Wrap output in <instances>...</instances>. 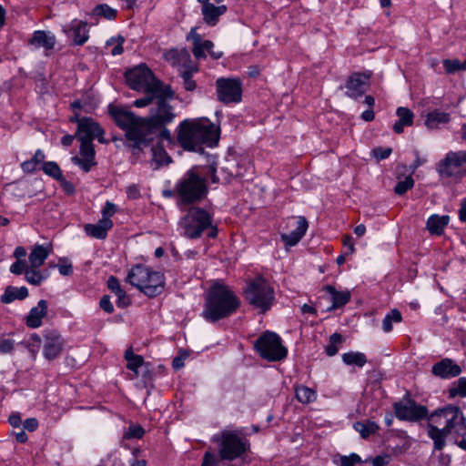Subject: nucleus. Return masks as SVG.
<instances>
[{
    "mask_svg": "<svg viewBox=\"0 0 466 466\" xmlns=\"http://www.w3.org/2000/svg\"><path fill=\"white\" fill-rule=\"evenodd\" d=\"M402 317L400 310L396 309H391L390 312L387 314L382 320V329L385 332H390L392 330V323H400Z\"/></svg>",
    "mask_w": 466,
    "mask_h": 466,
    "instance_id": "ea45409f",
    "label": "nucleus"
},
{
    "mask_svg": "<svg viewBox=\"0 0 466 466\" xmlns=\"http://www.w3.org/2000/svg\"><path fill=\"white\" fill-rule=\"evenodd\" d=\"M391 152H392V149L390 147L384 148V147H375L372 150V155L378 161H380V160L388 158L390 156Z\"/></svg>",
    "mask_w": 466,
    "mask_h": 466,
    "instance_id": "603ef678",
    "label": "nucleus"
},
{
    "mask_svg": "<svg viewBox=\"0 0 466 466\" xmlns=\"http://www.w3.org/2000/svg\"><path fill=\"white\" fill-rule=\"evenodd\" d=\"M245 297L250 305L258 309L262 313L270 309L275 299L273 288L262 277H257L248 284Z\"/></svg>",
    "mask_w": 466,
    "mask_h": 466,
    "instance_id": "1a4fd4ad",
    "label": "nucleus"
},
{
    "mask_svg": "<svg viewBox=\"0 0 466 466\" xmlns=\"http://www.w3.org/2000/svg\"><path fill=\"white\" fill-rule=\"evenodd\" d=\"M59 273L63 276H70L73 273V268L71 264H59Z\"/></svg>",
    "mask_w": 466,
    "mask_h": 466,
    "instance_id": "69168bd1",
    "label": "nucleus"
},
{
    "mask_svg": "<svg viewBox=\"0 0 466 466\" xmlns=\"http://www.w3.org/2000/svg\"><path fill=\"white\" fill-rule=\"evenodd\" d=\"M152 158L151 166L154 169H157L162 166H167L171 162V157L168 156L164 147L156 145L151 147Z\"/></svg>",
    "mask_w": 466,
    "mask_h": 466,
    "instance_id": "2f4dec72",
    "label": "nucleus"
},
{
    "mask_svg": "<svg viewBox=\"0 0 466 466\" xmlns=\"http://www.w3.org/2000/svg\"><path fill=\"white\" fill-rule=\"evenodd\" d=\"M354 429L360 432L361 437L367 438L371 434L378 431L379 426L377 423L371 420L358 421L354 423Z\"/></svg>",
    "mask_w": 466,
    "mask_h": 466,
    "instance_id": "4c0bfd02",
    "label": "nucleus"
},
{
    "mask_svg": "<svg viewBox=\"0 0 466 466\" xmlns=\"http://www.w3.org/2000/svg\"><path fill=\"white\" fill-rule=\"evenodd\" d=\"M225 5L215 6L213 4L202 5V15L204 21L211 25L217 24L218 17L226 12Z\"/></svg>",
    "mask_w": 466,
    "mask_h": 466,
    "instance_id": "7c9ffc66",
    "label": "nucleus"
},
{
    "mask_svg": "<svg viewBox=\"0 0 466 466\" xmlns=\"http://www.w3.org/2000/svg\"><path fill=\"white\" fill-rule=\"evenodd\" d=\"M64 31L69 37H73L76 45L81 46L88 39L87 23L86 22L74 20L69 29H64Z\"/></svg>",
    "mask_w": 466,
    "mask_h": 466,
    "instance_id": "4be33fe9",
    "label": "nucleus"
},
{
    "mask_svg": "<svg viewBox=\"0 0 466 466\" xmlns=\"http://www.w3.org/2000/svg\"><path fill=\"white\" fill-rule=\"evenodd\" d=\"M459 218L462 222H466V198H463L459 209Z\"/></svg>",
    "mask_w": 466,
    "mask_h": 466,
    "instance_id": "774afa93",
    "label": "nucleus"
},
{
    "mask_svg": "<svg viewBox=\"0 0 466 466\" xmlns=\"http://www.w3.org/2000/svg\"><path fill=\"white\" fill-rule=\"evenodd\" d=\"M116 207L113 203L106 201L103 210H102V216L103 218L101 219H110V218L116 213Z\"/></svg>",
    "mask_w": 466,
    "mask_h": 466,
    "instance_id": "6e6d98bb",
    "label": "nucleus"
},
{
    "mask_svg": "<svg viewBox=\"0 0 466 466\" xmlns=\"http://www.w3.org/2000/svg\"><path fill=\"white\" fill-rule=\"evenodd\" d=\"M145 433L144 429L139 425H131L128 431L125 432V439H141Z\"/></svg>",
    "mask_w": 466,
    "mask_h": 466,
    "instance_id": "09e8293b",
    "label": "nucleus"
},
{
    "mask_svg": "<svg viewBox=\"0 0 466 466\" xmlns=\"http://www.w3.org/2000/svg\"><path fill=\"white\" fill-rule=\"evenodd\" d=\"M100 308L106 313H112L114 311L113 304L110 301V298L105 295L101 298L99 302Z\"/></svg>",
    "mask_w": 466,
    "mask_h": 466,
    "instance_id": "4d7b16f0",
    "label": "nucleus"
},
{
    "mask_svg": "<svg viewBox=\"0 0 466 466\" xmlns=\"http://www.w3.org/2000/svg\"><path fill=\"white\" fill-rule=\"evenodd\" d=\"M127 281L149 298H154L164 290V275L143 265L134 266L127 274Z\"/></svg>",
    "mask_w": 466,
    "mask_h": 466,
    "instance_id": "423d86ee",
    "label": "nucleus"
},
{
    "mask_svg": "<svg viewBox=\"0 0 466 466\" xmlns=\"http://www.w3.org/2000/svg\"><path fill=\"white\" fill-rule=\"evenodd\" d=\"M296 398L299 402L308 404L315 400L316 392L306 386H298L296 388Z\"/></svg>",
    "mask_w": 466,
    "mask_h": 466,
    "instance_id": "58836bf2",
    "label": "nucleus"
},
{
    "mask_svg": "<svg viewBox=\"0 0 466 466\" xmlns=\"http://www.w3.org/2000/svg\"><path fill=\"white\" fill-rule=\"evenodd\" d=\"M113 227L111 219H99L96 224H86L84 226L85 232L95 238L105 239L107 236V231Z\"/></svg>",
    "mask_w": 466,
    "mask_h": 466,
    "instance_id": "412c9836",
    "label": "nucleus"
},
{
    "mask_svg": "<svg viewBox=\"0 0 466 466\" xmlns=\"http://www.w3.org/2000/svg\"><path fill=\"white\" fill-rule=\"evenodd\" d=\"M431 373L441 380H449L458 377L461 373V368L453 360L445 358L433 364Z\"/></svg>",
    "mask_w": 466,
    "mask_h": 466,
    "instance_id": "a211bd4d",
    "label": "nucleus"
},
{
    "mask_svg": "<svg viewBox=\"0 0 466 466\" xmlns=\"http://www.w3.org/2000/svg\"><path fill=\"white\" fill-rule=\"evenodd\" d=\"M450 221L449 216L432 215L427 220V229L431 234L440 236Z\"/></svg>",
    "mask_w": 466,
    "mask_h": 466,
    "instance_id": "473e14b6",
    "label": "nucleus"
},
{
    "mask_svg": "<svg viewBox=\"0 0 466 466\" xmlns=\"http://www.w3.org/2000/svg\"><path fill=\"white\" fill-rule=\"evenodd\" d=\"M441 177L460 179L466 175V151H450L437 165Z\"/></svg>",
    "mask_w": 466,
    "mask_h": 466,
    "instance_id": "f8f14e48",
    "label": "nucleus"
},
{
    "mask_svg": "<svg viewBox=\"0 0 466 466\" xmlns=\"http://www.w3.org/2000/svg\"><path fill=\"white\" fill-rule=\"evenodd\" d=\"M342 361L349 366L363 367L367 363V358L362 352H347L341 356Z\"/></svg>",
    "mask_w": 466,
    "mask_h": 466,
    "instance_id": "e433bc0d",
    "label": "nucleus"
},
{
    "mask_svg": "<svg viewBox=\"0 0 466 466\" xmlns=\"http://www.w3.org/2000/svg\"><path fill=\"white\" fill-rule=\"evenodd\" d=\"M47 314V302L45 299L38 301L36 307L31 309L26 317V325L29 328L35 329L42 325V319Z\"/></svg>",
    "mask_w": 466,
    "mask_h": 466,
    "instance_id": "5701e85b",
    "label": "nucleus"
},
{
    "mask_svg": "<svg viewBox=\"0 0 466 466\" xmlns=\"http://www.w3.org/2000/svg\"><path fill=\"white\" fill-rule=\"evenodd\" d=\"M370 77V74H352L346 84V95L353 98L362 96L366 92Z\"/></svg>",
    "mask_w": 466,
    "mask_h": 466,
    "instance_id": "aec40b11",
    "label": "nucleus"
},
{
    "mask_svg": "<svg viewBox=\"0 0 466 466\" xmlns=\"http://www.w3.org/2000/svg\"><path fill=\"white\" fill-rule=\"evenodd\" d=\"M44 337V356L48 360H55L60 355L63 350L64 339L61 335L55 330L45 331Z\"/></svg>",
    "mask_w": 466,
    "mask_h": 466,
    "instance_id": "f3484780",
    "label": "nucleus"
},
{
    "mask_svg": "<svg viewBox=\"0 0 466 466\" xmlns=\"http://www.w3.org/2000/svg\"><path fill=\"white\" fill-rule=\"evenodd\" d=\"M212 441L218 444V454L227 461L242 458L249 450V442L240 431L224 430Z\"/></svg>",
    "mask_w": 466,
    "mask_h": 466,
    "instance_id": "0eeeda50",
    "label": "nucleus"
},
{
    "mask_svg": "<svg viewBox=\"0 0 466 466\" xmlns=\"http://www.w3.org/2000/svg\"><path fill=\"white\" fill-rule=\"evenodd\" d=\"M28 296V290L25 287H12L9 286L5 289V293L1 296V301L8 304L15 299H24Z\"/></svg>",
    "mask_w": 466,
    "mask_h": 466,
    "instance_id": "f704fd0d",
    "label": "nucleus"
},
{
    "mask_svg": "<svg viewBox=\"0 0 466 466\" xmlns=\"http://www.w3.org/2000/svg\"><path fill=\"white\" fill-rule=\"evenodd\" d=\"M360 461L361 459L358 454L351 453L350 456H341L339 466H354L356 463H360Z\"/></svg>",
    "mask_w": 466,
    "mask_h": 466,
    "instance_id": "8fccbe9b",
    "label": "nucleus"
},
{
    "mask_svg": "<svg viewBox=\"0 0 466 466\" xmlns=\"http://www.w3.org/2000/svg\"><path fill=\"white\" fill-rule=\"evenodd\" d=\"M432 423L442 426L451 435L466 436L465 418L461 410L454 405H448L435 410L430 417Z\"/></svg>",
    "mask_w": 466,
    "mask_h": 466,
    "instance_id": "6e6552de",
    "label": "nucleus"
},
{
    "mask_svg": "<svg viewBox=\"0 0 466 466\" xmlns=\"http://www.w3.org/2000/svg\"><path fill=\"white\" fill-rule=\"evenodd\" d=\"M209 181L215 184L219 182L216 163L190 168L177 185V192L182 203L189 204L203 199L208 194Z\"/></svg>",
    "mask_w": 466,
    "mask_h": 466,
    "instance_id": "f03ea898",
    "label": "nucleus"
},
{
    "mask_svg": "<svg viewBox=\"0 0 466 466\" xmlns=\"http://www.w3.org/2000/svg\"><path fill=\"white\" fill-rule=\"evenodd\" d=\"M124 41H125V38L123 36L119 35L117 37L118 44L111 51V54L113 56H118L123 53L124 49H123L122 44L124 43Z\"/></svg>",
    "mask_w": 466,
    "mask_h": 466,
    "instance_id": "338daca9",
    "label": "nucleus"
},
{
    "mask_svg": "<svg viewBox=\"0 0 466 466\" xmlns=\"http://www.w3.org/2000/svg\"><path fill=\"white\" fill-rule=\"evenodd\" d=\"M182 78L184 81V87L187 91H193L196 88V83L192 79V75L189 71H184L182 73Z\"/></svg>",
    "mask_w": 466,
    "mask_h": 466,
    "instance_id": "5fc2aeb1",
    "label": "nucleus"
},
{
    "mask_svg": "<svg viewBox=\"0 0 466 466\" xmlns=\"http://www.w3.org/2000/svg\"><path fill=\"white\" fill-rule=\"evenodd\" d=\"M442 64L447 74H454L460 70L461 61L458 59H445L443 60Z\"/></svg>",
    "mask_w": 466,
    "mask_h": 466,
    "instance_id": "3c124183",
    "label": "nucleus"
},
{
    "mask_svg": "<svg viewBox=\"0 0 466 466\" xmlns=\"http://www.w3.org/2000/svg\"><path fill=\"white\" fill-rule=\"evenodd\" d=\"M179 227L182 235L191 239L200 238L205 230H208V236L211 238L218 235L217 227L213 226L210 214L198 207H192L187 210L180 219Z\"/></svg>",
    "mask_w": 466,
    "mask_h": 466,
    "instance_id": "39448f33",
    "label": "nucleus"
},
{
    "mask_svg": "<svg viewBox=\"0 0 466 466\" xmlns=\"http://www.w3.org/2000/svg\"><path fill=\"white\" fill-rule=\"evenodd\" d=\"M396 115L398 116L399 120L393 126L395 133L400 134L403 132L404 127L412 126L414 114L408 107H399L396 111Z\"/></svg>",
    "mask_w": 466,
    "mask_h": 466,
    "instance_id": "bb28decb",
    "label": "nucleus"
},
{
    "mask_svg": "<svg viewBox=\"0 0 466 466\" xmlns=\"http://www.w3.org/2000/svg\"><path fill=\"white\" fill-rule=\"evenodd\" d=\"M450 397L454 398L456 396L466 397V378H460L453 386L449 390Z\"/></svg>",
    "mask_w": 466,
    "mask_h": 466,
    "instance_id": "37998d69",
    "label": "nucleus"
},
{
    "mask_svg": "<svg viewBox=\"0 0 466 466\" xmlns=\"http://www.w3.org/2000/svg\"><path fill=\"white\" fill-rule=\"evenodd\" d=\"M344 341L343 337L339 333H333L329 337V342L327 345L325 350L328 356L332 357L339 351V346Z\"/></svg>",
    "mask_w": 466,
    "mask_h": 466,
    "instance_id": "a19ab883",
    "label": "nucleus"
},
{
    "mask_svg": "<svg viewBox=\"0 0 466 466\" xmlns=\"http://www.w3.org/2000/svg\"><path fill=\"white\" fill-rule=\"evenodd\" d=\"M51 247L35 245L29 254V266L40 268L51 253Z\"/></svg>",
    "mask_w": 466,
    "mask_h": 466,
    "instance_id": "cd10ccee",
    "label": "nucleus"
},
{
    "mask_svg": "<svg viewBox=\"0 0 466 466\" xmlns=\"http://www.w3.org/2000/svg\"><path fill=\"white\" fill-rule=\"evenodd\" d=\"M254 347L260 357L268 361H279L287 357L288 350L281 344L280 337L272 331H265L255 341Z\"/></svg>",
    "mask_w": 466,
    "mask_h": 466,
    "instance_id": "9b49d317",
    "label": "nucleus"
},
{
    "mask_svg": "<svg viewBox=\"0 0 466 466\" xmlns=\"http://www.w3.org/2000/svg\"><path fill=\"white\" fill-rule=\"evenodd\" d=\"M58 181L61 182V186L65 192H66L69 195L75 192V187L71 182L65 180L63 177L62 179H58Z\"/></svg>",
    "mask_w": 466,
    "mask_h": 466,
    "instance_id": "0e129e2a",
    "label": "nucleus"
},
{
    "mask_svg": "<svg viewBox=\"0 0 466 466\" xmlns=\"http://www.w3.org/2000/svg\"><path fill=\"white\" fill-rule=\"evenodd\" d=\"M169 122H161L159 127L150 131L147 135V131H144L142 128L137 131V139L126 140V145L133 149L134 154H138L142 151L143 147H148L151 141H153L156 136H159L161 138L167 141H171L170 131L165 127Z\"/></svg>",
    "mask_w": 466,
    "mask_h": 466,
    "instance_id": "ddd939ff",
    "label": "nucleus"
},
{
    "mask_svg": "<svg viewBox=\"0 0 466 466\" xmlns=\"http://www.w3.org/2000/svg\"><path fill=\"white\" fill-rule=\"evenodd\" d=\"M116 295L117 296L116 304L118 307L125 308L130 304V299L123 289L120 290V292L116 293Z\"/></svg>",
    "mask_w": 466,
    "mask_h": 466,
    "instance_id": "13d9d810",
    "label": "nucleus"
},
{
    "mask_svg": "<svg viewBox=\"0 0 466 466\" xmlns=\"http://www.w3.org/2000/svg\"><path fill=\"white\" fill-rule=\"evenodd\" d=\"M29 42L36 47H43L46 50H51L55 46L56 37L50 32L35 31Z\"/></svg>",
    "mask_w": 466,
    "mask_h": 466,
    "instance_id": "a878e982",
    "label": "nucleus"
},
{
    "mask_svg": "<svg viewBox=\"0 0 466 466\" xmlns=\"http://www.w3.org/2000/svg\"><path fill=\"white\" fill-rule=\"evenodd\" d=\"M140 92H143L145 96L135 100L133 105L136 107H144L155 101L156 113L150 117L137 116L132 111L122 106L114 105L108 106V113L116 125L125 131L126 140L137 139V131L141 128L147 131L148 135L150 131L159 127L161 122H172L176 116L173 107L167 102V99L172 98L174 96L171 87L141 90Z\"/></svg>",
    "mask_w": 466,
    "mask_h": 466,
    "instance_id": "f257e3e1",
    "label": "nucleus"
},
{
    "mask_svg": "<svg viewBox=\"0 0 466 466\" xmlns=\"http://www.w3.org/2000/svg\"><path fill=\"white\" fill-rule=\"evenodd\" d=\"M218 129L207 118L185 119L177 128V140L186 150L198 151L201 145H217Z\"/></svg>",
    "mask_w": 466,
    "mask_h": 466,
    "instance_id": "7ed1b4c3",
    "label": "nucleus"
},
{
    "mask_svg": "<svg viewBox=\"0 0 466 466\" xmlns=\"http://www.w3.org/2000/svg\"><path fill=\"white\" fill-rule=\"evenodd\" d=\"M14 348V343L10 339H4L0 342V351L3 353L10 352Z\"/></svg>",
    "mask_w": 466,
    "mask_h": 466,
    "instance_id": "e2e57ef3",
    "label": "nucleus"
},
{
    "mask_svg": "<svg viewBox=\"0 0 466 466\" xmlns=\"http://www.w3.org/2000/svg\"><path fill=\"white\" fill-rule=\"evenodd\" d=\"M414 185V180L410 176H408L404 178V180L399 181L395 187L394 192L397 195H403L409 189H410Z\"/></svg>",
    "mask_w": 466,
    "mask_h": 466,
    "instance_id": "49530a36",
    "label": "nucleus"
},
{
    "mask_svg": "<svg viewBox=\"0 0 466 466\" xmlns=\"http://www.w3.org/2000/svg\"><path fill=\"white\" fill-rule=\"evenodd\" d=\"M125 359L127 362V368L134 372V377H137V369L144 364V359L140 355L133 352V348L129 347L125 351Z\"/></svg>",
    "mask_w": 466,
    "mask_h": 466,
    "instance_id": "c9c22d12",
    "label": "nucleus"
},
{
    "mask_svg": "<svg viewBox=\"0 0 466 466\" xmlns=\"http://www.w3.org/2000/svg\"><path fill=\"white\" fill-rule=\"evenodd\" d=\"M26 280L33 285L38 286L45 279V277L40 273L38 268L29 266L25 270Z\"/></svg>",
    "mask_w": 466,
    "mask_h": 466,
    "instance_id": "79ce46f5",
    "label": "nucleus"
},
{
    "mask_svg": "<svg viewBox=\"0 0 466 466\" xmlns=\"http://www.w3.org/2000/svg\"><path fill=\"white\" fill-rule=\"evenodd\" d=\"M104 129L93 119L83 117L78 120V127L76 133V137L78 140L93 142L94 138H97L100 143L106 144L108 141L104 138Z\"/></svg>",
    "mask_w": 466,
    "mask_h": 466,
    "instance_id": "dca6fc26",
    "label": "nucleus"
},
{
    "mask_svg": "<svg viewBox=\"0 0 466 466\" xmlns=\"http://www.w3.org/2000/svg\"><path fill=\"white\" fill-rule=\"evenodd\" d=\"M25 263L23 260H16L10 267V271L14 274L20 275L25 270Z\"/></svg>",
    "mask_w": 466,
    "mask_h": 466,
    "instance_id": "bf43d9fd",
    "label": "nucleus"
},
{
    "mask_svg": "<svg viewBox=\"0 0 466 466\" xmlns=\"http://www.w3.org/2000/svg\"><path fill=\"white\" fill-rule=\"evenodd\" d=\"M94 13L107 19L115 18L116 15V11L106 5H98L94 9Z\"/></svg>",
    "mask_w": 466,
    "mask_h": 466,
    "instance_id": "de8ad7c7",
    "label": "nucleus"
},
{
    "mask_svg": "<svg viewBox=\"0 0 466 466\" xmlns=\"http://www.w3.org/2000/svg\"><path fill=\"white\" fill-rule=\"evenodd\" d=\"M439 426L431 420L428 425V434L433 440L436 450H441L445 445L446 437L451 435L443 427L439 428Z\"/></svg>",
    "mask_w": 466,
    "mask_h": 466,
    "instance_id": "c85d7f7f",
    "label": "nucleus"
},
{
    "mask_svg": "<svg viewBox=\"0 0 466 466\" xmlns=\"http://www.w3.org/2000/svg\"><path fill=\"white\" fill-rule=\"evenodd\" d=\"M107 288L115 294L120 292L122 289L118 279L114 276L109 277L107 280Z\"/></svg>",
    "mask_w": 466,
    "mask_h": 466,
    "instance_id": "052dcab7",
    "label": "nucleus"
},
{
    "mask_svg": "<svg viewBox=\"0 0 466 466\" xmlns=\"http://www.w3.org/2000/svg\"><path fill=\"white\" fill-rule=\"evenodd\" d=\"M308 226L307 219L304 217H299L296 229L289 234H281V239L288 246H295L305 235Z\"/></svg>",
    "mask_w": 466,
    "mask_h": 466,
    "instance_id": "b1692460",
    "label": "nucleus"
},
{
    "mask_svg": "<svg viewBox=\"0 0 466 466\" xmlns=\"http://www.w3.org/2000/svg\"><path fill=\"white\" fill-rule=\"evenodd\" d=\"M217 91L218 99L223 103H238L241 100L242 88L238 79H218Z\"/></svg>",
    "mask_w": 466,
    "mask_h": 466,
    "instance_id": "4468645a",
    "label": "nucleus"
},
{
    "mask_svg": "<svg viewBox=\"0 0 466 466\" xmlns=\"http://www.w3.org/2000/svg\"><path fill=\"white\" fill-rule=\"evenodd\" d=\"M393 408L396 417L401 420L417 421L425 418L428 413L426 407L418 405L410 400L406 402H395Z\"/></svg>",
    "mask_w": 466,
    "mask_h": 466,
    "instance_id": "2eb2a0df",
    "label": "nucleus"
},
{
    "mask_svg": "<svg viewBox=\"0 0 466 466\" xmlns=\"http://www.w3.org/2000/svg\"><path fill=\"white\" fill-rule=\"evenodd\" d=\"M324 289L331 295L332 306L329 308V310L343 307L350 299V292L348 290L337 291L336 289L330 285H327Z\"/></svg>",
    "mask_w": 466,
    "mask_h": 466,
    "instance_id": "72a5a7b5",
    "label": "nucleus"
},
{
    "mask_svg": "<svg viewBox=\"0 0 466 466\" xmlns=\"http://www.w3.org/2000/svg\"><path fill=\"white\" fill-rule=\"evenodd\" d=\"M125 78L127 86L136 91L170 87V86L165 85L157 79L145 64H140L127 70Z\"/></svg>",
    "mask_w": 466,
    "mask_h": 466,
    "instance_id": "9d476101",
    "label": "nucleus"
},
{
    "mask_svg": "<svg viewBox=\"0 0 466 466\" xmlns=\"http://www.w3.org/2000/svg\"><path fill=\"white\" fill-rule=\"evenodd\" d=\"M43 171L46 175L52 177L53 178H55L56 180L62 179L63 176H62L61 169L56 162H53V161L45 162L43 164Z\"/></svg>",
    "mask_w": 466,
    "mask_h": 466,
    "instance_id": "c03bdc74",
    "label": "nucleus"
},
{
    "mask_svg": "<svg viewBox=\"0 0 466 466\" xmlns=\"http://www.w3.org/2000/svg\"><path fill=\"white\" fill-rule=\"evenodd\" d=\"M168 57L169 59H172L173 60V63L176 64L177 62L178 63L179 62V59L181 58L182 60H188L190 56H189V53L185 50V49H182L181 51H172L169 53L168 55Z\"/></svg>",
    "mask_w": 466,
    "mask_h": 466,
    "instance_id": "864d4df0",
    "label": "nucleus"
},
{
    "mask_svg": "<svg viewBox=\"0 0 466 466\" xmlns=\"http://www.w3.org/2000/svg\"><path fill=\"white\" fill-rule=\"evenodd\" d=\"M224 460L218 454L211 451H206L203 456L201 466H219Z\"/></svg>",
    "mask_w": 466,
    "mask_h": 466,
    "instance_id": "a18cd8bd",
    "label": "nucleus"
},
{
    "mask_svg": "<svg viewBox=\"0 0 466 466\" xmlns=\"http://www.w3.org/2000/svg\"><path fill=\"white\" fill-rule=\"evenodd\" d=\"M81 142L80 145V155L79 157H73L71 158L72 162L79 166L85 172H88L92 166L96 165L95 162V148L93 142L79 140Z\"/></svg>",
    "mask_w": 466,
    "mask_h": 466,
    "instance_id": "6ab92c4d",
    "label": "nucleus"
},
{
    "mask_svg": "<svg viewBox=\"0 0 466 466\" xmlns=\"http://www.w3.org/2000/svg\"><path fill=\"white\" fill-rule=\"evenodd\" d=\"M188 38L193 41V54L196 58H205L206 55L204 50H209L214 46V44L209 40L202 41L201 35L196 32V29H191Z\"/></svg>",
    "mask_w": 466,
    "mask_h": 466,
    "instance_id": "393cba45",
    "label": "nucleus"
},
{
    "mask_svg": "<svg viewBox=\"0 0 466 466\" xmlns=\"http://www.w3.org/2000/svg\"><path fill=\"white\" fill-rule=\"evenodd\" d=\"M239 306V299L227 286L214 284L208 290L205 299L203 318L210 322L228 318Z\"/></svg>",
    "mask_w": 466,
    "mask_h": 466,
    "instance_id": "20e7f679",
    "label": "nucleus"
},
{
    "mask_svg": "<svg viewBox=\"0 0 466 466\" xmlns=\"http://www.w3.org/2000/svg\"><path fill=\"white\" fill-rule=\"evenodd\" d=\"M23 425H24V429H25L29 431H34L35 430H36V428L38 426V421L35 418H29L25 420Z\"/></svg>",
    "mask_w": 466,
    "mask_h": 466,
    "instance_id": "680f3d73",
    "label": "nucleus"
},
{
    "mask_svg": "<svg viewBox=\"0 0 466 466\" xmlns=\"http://www.w3.org/2000/svg\"><path fill=\"white\" fill-rule=\"evenodd\" d=\"M451 121L450 114L441 111L439 109H435L431 112H429L425 118V126L428 128L435 129L440 127L441 124H447Z\"/></svg>",
    "mask_w": 466,
    "mask_h": 466,
    "instance_id": "c756f323",
    "label": "nucleus"
}]
</instances>
